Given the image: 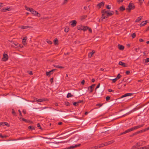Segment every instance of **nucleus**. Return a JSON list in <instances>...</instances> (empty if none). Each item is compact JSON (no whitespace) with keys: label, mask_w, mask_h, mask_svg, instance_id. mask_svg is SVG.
Returning a JSON list of instances; mask_svg holds the SVG:
<instances>
[{"label":"nucleus","mask_w":149,"mask_h":149,"mask_svg":"<svg viewBox=\"0 0 149 149\" xmlns=\"http://www.w3.org/2000/svg\"><path fill=\"white\" fill-rule=\"evenodd\" d=\"M93 55V54H92V53L91 52L88 54V56L89 57L91 58L92 56Z\"/></svg>","instance_id":"obj_39"},{"label":"nucleus","mask_w":149,"mask_h":149,"mask_svg":"<svg viewBox=\"0 0 149 149\" xmlns=\"http://www.w3.org/2000/svg\"><path fill=\"white\" fill-rule=\"evenodd\" d=\"M99 147V148H100L102 147L103 146H104V145L103 143H102V144H100L98 145Z\"/></svg>","instance_id":"obj_34"},{"label":"nucleus","mask_w":149,"mask_h":149,"mask_svg":"<svg viewBox=\"0 0 149 149\" xmlns=\"http://www.w3.org/2000/svg\"><path fill=\"white\" fill-rule=\"evenodd\" d=\"M39 102H42L43 101H45V99L42 98V99H38Z\"/></svg>","instance_id":"obj_30"},{"label":"nucleus","mask_w":149,"mask_h":149,"mask_svg":"<svg viewBox=\"0 0 149 149\" xmlns=\"http://www.w3.org/2000/svg\"><path fill=\"white\" fill-rule=\"evenodd\" d=\"M83 26L81 25H79L77 27V29L80 30H83Z\"/></svg>","instance_id":"obj_19"},{"label":"nucleus","mask_w":149,"mask_h":149,"mask_svg":"<svg viewBox=\"0 0 149 149\" xmlns=\"http://www.w3.org/2000/svg\"><path fill=\"white\" fill-rule=\"evenodd\" d=\"M3 57L2 58V60L3 61H6L8 59V56L7 54L4 53L3 54Z\"/></svg>","instance_id":"obj_6"},{"label":"nucleus","mask_w":149,"mask_h":149,"mask_svg":"<svg viewBox=\"0 0 149 149\" xmlns=\"http://www.w3.org/2000/svg\"><path fill=\"white\" fill-rule=\"evenodd\" d=\"M83 102V101L82 100H79L78 102H77V104L78 105L79 103H81Z\"/></svg>","instance_id":"obj_51"},{"label":"nucleus","mask_w":149,"mask_h":149,"mask_svg":"<svg viewBox=\"0 0 149 149\" xmlns=\"http://www.w3.org/2000/svg\"><path fill=\"white\" fill-rule=\"evenodd\" d=\"M110 97L109 96H107L106 97V100L107 101L109 100L110 99Z\"/></svg>","instance_id":"obj_48"},{"label":"nucleus","mask_w":149,"mask_h":149,"mask_svg":"<svg viewBox=\"0 0 149 149\" xmlns=\"http://www.w3.org/2000/svg\"><path fill=\"white\" fill-rule=\"evenodd\" d=\"M9 8H6L5 9H3V11L5 12L7 10H9Z\"/></svg>","instance_id":"obj_40"},{"label":"nucleus","mask_w":149,"mask_h":149,"mask_svg":"<svg viewBox=\"0 0 149 149\" xmlns=\"http://www.w3.org/2000/svg\"><path fill=\"white\" fill-rule=\"evenodd\" d=\"M26 40L25 39L22 40V43L24 45L26 44Z\"/></svg>","instance_id":"obj_45"},{"label":"nucleus","mask_w":149,"mask_h":149,"mask_svg":"<svg viewBox=\"0 0 149 149\" xmlns=\"http://www.w3.org/2000/svg\"><path fill=\"white\" fill-rule=\"evenodd\" d=\"M147 130L146 129V128H145V129H143V130H141L140 131H141V133H142V132H145V131H146Z\"/></svg>","instance_id":"obj_55"},{"label":"nucleus","mask_w":149,"mask_h":149,"mask_svg":"<svg viewBox=\"0 0 149 149\" xmlns=\"http://www.w3.org/2000/svg\"><path fill=\"white\" fill-rule=\"evenodd\" d=\"M117 80H118V79H116V78H115V79H112V81H113V83H114V82H115Z\"/></svg>","instance_id":"obj_58"},{"label":"nucleus","mask_w":149,"mask_h":149,"mask_svg":"<svg viewBox=\"0 0 149 149\" xmlns=\"http://www.w3.org/2000/svg\"><path fill=\"white\" fill-rule=\"evenodd\" d=\"M100 85V83H99L98 85H97L96 88H95V90L96 91V89L97 88H99Z\"/></svg>","instance_id":"obj_52"},{"label":"nucleus","mask_w":149,"mask_h":149,"mask_svg":"<svg viewBox=\"0 0 149 149\" xmlns=\"http://www.w3.org/2000/svg\"><path fill=\"white\" fill-rule=\"evenodd\" d=\"M72 103H73V105H74L75 106H77L78 105L77 104V102H72Z\"/></svg>","instance_id":"obj_44"},{"label":"nucleus","mask_w":149,"mask_h":149,"mask_svg":"<svg viewBox=\"0 0 149 149\" xmlns=\"http://www.w3.org/2000/svg\"><path fill=\"white\" fill-rule=\"evenodd\" d=\"M106 8L108 9H110L111 8L110 6L109 5H108L107 6Z\"/></svg>","instance_id":"obj_61"},{"label":"nucleus","mask_w":149,"mask_h":149,"mask_svg":"<svg viewBox=\"0 0 149 149\" xmlns=\"http://www.w3.org/2000/svg\"><path fill=\"white\" fill-rule=\"evenodd\" d=\"M30 12L34 15H37L38 17L40 16V15L37 11L34 10L32 8L30 10Z\"/></svg>","instance_id":"obj_3"},{"label":"nucleus","mask_w":149,"mask_h":149,"mask_svg":"<svg viewBox=\"0 0 149 149\" xmlns=\"http://www.w3.org/2000/svg\"><path fill=\"white\" fill-rule=\"evenodd\" d=\"M149 148V145L145 146L141 148V149H148Z\"/></svg>","instance_id":"obj_26"},{"label":"nucleus","mask_w":149,"mask_h":149,"mask_svg":"<svg viewBox=\"0 0 149 149\" xmlns=\"http://www.w3.org/2000/svg\"><path fill=\"white\" fill-rule=\"evenodd\" d=\"M68 0H64L63 3V4H66L67 2H68Z\"/></svg>","instance_id":"obj_50"},{"label":"nucleus","mask_w":149,"mask_h":149,"mask_svg":"<svg viewBox=\"0 0 149 149\" xmlns=\"http://www.w3.org/2000/svg\"><path fill=\"white\" fill-rule=\"evenodd\" d=\"M120 11H123L125 10V7L123 6H121L119 8Z\"/></svg>","instance_id":"obj_24"},{"label":"nucleus","mask_w":149,"mask_h":149,"mask_svg":"<svg viewBox=\"0 0 149 149\" xmlns=\"http://www.w3.org/2000/svg\"><path fill=\"white\" fill-rule=\"evenodd\" d=\"M28 129H30V130H32L34 129V127H33L31 126H29L28 127Z\"/></svg>","instance_id":"obj_36"},{"label":"nucleus","mask_w":149,"mask_h":149,"mask_svg":"<svg viewBox=\"0 0 149 149\" xmlns=\"http://www.w3.org/2000/svg\"><path fill=\"white\" fill-rule=\"evenodd\" d=\"M28 73L30 75H32L33 74V73L32 71H28Z\"/></svg>","instance_id":"obj_49"},{"label":"nucleus","mask_w":149,"mask_h":149,"mask_svg":"<svg viewBox=\"0 0 149 149\" xmlns=\"http://www.w3.org/2000/svg\"><path fill=\"white\" fill-rule=\"evenodd\" d=\"M69 31V28H65L64 29V31L66 32H68Z\"/></svg>","instance_id":"obj_37"},{"label":"nucleus","mask_w":149,"mask_h":149,"mask_svg":"<svg viewBox=\"0 0 149 149\" xmlns=\"http://www.w3.org/2000/svg\"><path fill=\"white\" fill-rule=\"evenodd\" d=\"M88 90L89 91L90 93H92L93 91V88H92V86H90L88 87Z\"/></svg>","instance_id":"obj_21"},{"label":"nucleus","mask_w":149,"mask_h":149,"mask_svg":"<svg viewBox=\"0 0 149 149\" xmlns=\"http://www.w3.org/2000/svg\"><path fill=\"white\" fill-rule=\"evenodd\" d=\"M113 14L114 12L113 11H111L109 12V11H107V14H108V17L112 15Z\"/></svg>","instance_id":"obj_14"},{"label":"nucleus","mask_w":149,"mask_h":149,"mask_svg":"<svg viewBox=\"0 0 149 149\" xmlns=\"http://www.w3.org/2000/svg\"><path fill=\"white\" fill-rule=\"evenodd\" d=\"M54 42L55 45H56L58 44V40L57 38H55L54 40Z\"/></svg>","instance_id":"obj_22"},{"label":"nucleus","mask_w":149,"mask_h":149,"mask_svg":"<svg viewBox=\"0 0 149 149\" xmlns=\"http://www.w3.org/2000/svg\"><path fill=\"white\" fill-rule=\"evenodd\" d=\"M121 77V76L120 74H118L116 77V79H120V77Z\"/></svg>","instance_id":"obj_35"},{"label":"nucleus","mask_w":149,"mask_h":149,"mask_svg":"<svg viewBox=\"0 0 149 149\" xmlns=\"http://www.w3.org/2000/svg\"><path fill=\"white\" fill-rule=\"evenodd\" d=\"M56 68H64V67H62L61 66H60L58 65H55L54 66Z\"/></svg>","instance_id":"obj_28"},{"label":"nucleus","mask_w":149,"mask_h":149,"mask_svg":"<svg viewBox=\"0 0 149 149\" xmlns=\"http://www.w3.org/2000/svg\"><path fill=\"white\" fill-rule=\"evenodd\" d=\"M123 1V0H117V1L118 3L122 2Z\"/></svg>","instance_id":"obj_59"},{"label":"nucleus","mask_w":149,"mask_h":149,"mask_svg":"<svg viewBox=\"0 0 149 149\" xmlns=\"http://www.w3.org/2000/svg\"><path fill=\"white\" fill-rule=\"evenodd\" d=\"M98 148H99V146L98 145L97 146H96L91 147V149H97Z\"/></svg>","instance_id":"obj_29"},{"label":"nucleus","mask_w":149,"mask_h":149,"mask_svg":"<svg viewBox=\"0 0 149 149\" xmlns=\"http://www.w3.org/2000/svg\"><path fill=\"white\" fill-rule=\"evenodd\" d=\"M108 91L109 92H113V90H112L111 89H109L108 90Z\"/></svg>","instance_id":"obj_64"},{"label":"nucleus","mask_w":149,"mask_h":149,"mask_svg":"<svg viewBox=\"0 0 149 149\" xmlns=\"http://www.w3.org/2000/svg\"><path fill=\"white\" fill-rule=\"evenodd\" d=\"M12 113L13 115L14 116H16V112L14 111V110L13 109L12 110Z\"/></svg>","instance_id":"obj_33"},{"label":"nucleus","mask_w":149,"mask_h":149,"mask_svg":"<svg viewBox=\"0 0 149 149\" xmlns=\"http://www.w3.org/2000/svg\"><path fill=\"white\" fill-rule=\"evenodd\" d=\"M102 17L101 18V20H103V19L107 18L108 17L107 14V11L105 10H103L102 11Z\"/></svg>","instance_id":"obj_2"},{"label":"nucleus","mask_w":149,"mask_h":149,"mask_svg":"<svg viewBox=\"0 0 149 149\" xmlns=\"http://www.w3.org/2000/svg\"><path fill=\"white\" fill-rule=\"evenodd\" d=\"M80 144L75 145L74 146H72L70 147H68V148H65L63 149H73L79 146H80Z\"/></svg>","instance_id":"obj_5"},{"label":"nucleus","mask_w":149,"mask_h":149,"mask_svg":"<svg viewBox=\"0 0 149 149\" xmlns=\"http://www.w3.org/2000/svg\"><path fill=\"white\" fill-rule=\"evenodd\" d=\"M19 28H20L22 29H26L28 28H32V27L30 26H19Z\"/></svg>","instance_id":"obj_8"},{"label":"nucleus","mask_w":149,"mask_h":149,"mask_svg":"<svg viewBox=\"0 0 149 149\" xmlns=\"http://www.w3.org/2000/svg\"><path fill=\"white\" fill-rule=\"evenodd\" d=\"M134 147V148L133 149H141V148H136V146H132V147Z\"/></svg>","instance_id":"obj_53"},{"label":"nucleus","mask_w":149,"mask_h":149,"mask_svg":"<svg viewBox=\"0 0 149 149\" xmlns=\"http://www.w3.org/2000/svg\"><path fill=\"white\" fill-rule=\"evenodd\" d=\"M141 131H140H140H138V132H135V133H134L133 134V135H136V134H139V133H141Z\"/></svg>","instance_id":"obj_32"},{"label":"nucleus","mask_w":149,"mask_h":149,"mask_svg":"<svg viewBox=\"0 0 149 149\" xmlns=\"http://www.w3.org/2000/svg\"><path fill=\"white\" fill-rule=\"evenodd\" d=\"M65 104L67 106H69L70 104L68 102H65Z\"/></svg>","instance_id":"obj_46"},{"label":"nucleus","mask_w":149,"mask_h":149,"mask_svg":"<svg viewBox=\"0 0 149 149\" xmlns=\"http://www.w3.org/2000/svg\"><path fill=\"white\" fill-rule=\"evenodd\" d=\"M0 125H6L8 127L9 126V125L7 123L5 122L1 123Z\"/></svg>","instance_id":"obj_17"},{"label":"nucleus","mask_w":149,"mask_h":149,"mask_svg":"<svg viewBox=\"0 0 149 149\" xmlns=\"http://www.w3.org/2000/svg\"><path fill=\"white\" fill-rule=\"evenodd\" d=\"M140 48H135L134 49V50L135 51H136V52H138L139 51V50L140 49Z\"/></svg>","instance_id":"obj_56"},{"label":"nucleus","mask_w":149,"mask_h":149,"mask_svg":"<svg viewBox=\"0 0 149 149\" xmlns=\"http://www.w3.org/2000/svg\"><path fill=\"white\" fill-rule=\"evenodd\" d=\"M104 3L103 2H102L97 4V6H98L99 8H100L101 7L104 6Z\"/></svg>","instance_id":"obj_12"},{"label":"nucleus","mask_w":149,"mask_h":149,"mask_svg":"<svg viewBox=\"0 0 149 149\" xmlns=\"http://www.w3.org/2000/svg\"><path fill=\"white\" fill-rule=\"evenodd\" d=\"M55 70V69H53L49 72H46V74L47 76H49L50 74H52V72Z\"/></svg>","instance_id":"obj_9"},{"label":"nucleus","mask_w":149,"mask_h":149,"mask_svg":"<svg viewBox=\"0 0 149 149\" xmlns=\"http://www.w3.org/2000/svg\"><path fill=\"white\" fill-rule=\"evenodd\" d=\"M24 7H25L26 10H27L28 11H30V10H31L32 8H29L26 6H24Z\"/></svg>","instance_id":"obj_23"},{"label":"nucleus","mask_w":149,"mask_h":149,"mask_svg":"<svg viewBox=\"0 0 149 149\" xmlns=\"http://www.w3.org/2000/svg\"><path fill=\"white\" fill-rule=\"evenodd\" d=\"M0 136L2 138H6L8 136H7L5 135L4 136H3L1 134H0Z\"/></svg>","instance_id":"obj_38"},{"label":"nucleus","mask_w":149,"mask_h":149,"mask_svg":"<svg viewBox=\"0 0 149 149\" xmlns=\"http://www.w3.org/2000/svg\"><path fill=\"white\" fill-rule=\"evenodd\" d=\"M88 29V27L87 26H83V30L84 31H86L87 29Z\"/></svg>","instance_id":"obj_27"},{"label":"nucleus","mask_w":149,"mask_h":149,"mask_svg":"<svg viewBox=\"0 0 149 149\" xmlns=\"http://www.w3.org/2000/svg\"><path fill=\"white\" fill-rule=\"evenodd\" d=\"M20 118L23 121H25V122H26V121H27V120H26L25 119H24V118Z\"/></svg>","instance_id":"obj_57"},{"label":"nucleus","mask_w":149,"mask_h":149,"mask_svg":"<svg viewBox=\"0 0 149 149\" xmlns=\"http://www.w3.org/2000/svg\"><path fill=\"white\" fill-rule=\"evenodd\" d=\"M135 7L132 3H130L128 5V7L126 8V10L130 11L131 10L134 9Z\"/></svg>","instance_id":"obj_4"},{"label":"nucleus","mask_w":149,"mask_h":149,"mask_svg":"<svg viewBox=\"0 0 149 149\" xmlns=\"http://www.w3.org/2000/svg\"><path fill=\"white\" fill-rule=\"evenodd\" d=\"M113 141H111L107 142L108 145L112 143H113Z\"/></svg>","instance_id":"obj_41"},{"label":"nucleus","mask_w":149,"mask_h":149,"mask_svg":"<svg viewBox=\"0 0 149 149\" xmlns=\"http://www.w3.org/2000/svg\"><path fill=\"white\" fill-rule=\"evenodd\" d=\"M73 95H72L70 93H68L67 96V98L71 97H72Z\"/></svg>","instance_id":"obj_25"},{"label":"nucleus","mask_w":149,"mask_h":149,"mask_svg":"<svg viewBox=\"0 0 149 149\" xmlns=\"http://www.w3.org/2000/svg\"><path fill=\"white\" fill-rule=\"evenodd\" d=\"M37 127H39L40 129H41V127H40V124L39 123L37 124Z\"/></svg>","instance_id":"obj_54"},{"label":"nucleus","mask_w":149,"mask_h":149,"mask_svg":"<svg viewBox=\"0 0 149 149\" xmlns=\"http://www.w3.org/2000/svg\"><path fill=\"white\" fill-rule=\"evenodd\" d=\"M14 45L18 47L20 45V44H19L18 43L16 42L15 43H13Z\"/></svg>","instance_id":"obj_43"},{"label":"nucleus","mask_w":149,"mask_h":149,"mask_svg":"<svg viewBox=\"0 0 149 149\" xmlns=\"http://www.w3.org/2000/svg\"><path fill=\"white\" fill-rule=\"evenodd\" d=\"M147 21H143L140 24V26H143L145 25L146 24Z\"/></svg>","instance_id":"obj_15"},{"label":"nucleus","mask_w":149,"mask_h":149,"mask_svg":"<svg viewBox=\"0 0 149 149\" xmlns=\"http://www.w3.org/2000/svg\"><path fill=\"white\" fill-rule=\"evenodd\" d=\"M102 105V104H96V106H99V107H101Z\"/></svg>","instance_id":"obj_63"},{"label":"nucleus","mask_w":149,"mask_h":149,"mask_svg":"<svg viewBox=\"0 0 149 149\" xmlns=\"http://www.w3.org/2000/svg\"><path fill=\"white\" fill-rule=\"evenodd\" d=\"M143 145L142 143H140V142L137 143L134 146H136V147L137 148L139 146H141Z\"/></svg>","instance_id":"obj_18"},{"label":"nucleus","mask_w":149,"mask_h":149,"mask_svg":"<svg viewBox=\"0 0 149 149\" xmlns=\"http://www.w3.org/2000/svg\"><path fill=\"white\" fill-rule=\"evenodd\" d=\"M70 23L71 24V26L73 27L75 26L77 24V21L75 20H73L71 21L70 22Z\"/></svg>","instance_id":"obj_7"},{"label":"nucleus","mask_w":149,"mask_h":149,"mask_svg":"<svg viewBox=\"0 0 149 149\" xmlns=\"http://www.w3.org/2000/svg\"><path fill=\"white\" fill-rule=\"evenodd\" d=\"M104 143V146H107L108 145L107 142H105V143Z\"/></svg>","instance_id":"obj_60"},{"label":"nucleus","mask_w":149,"mask_h":149,"mask_svg":"<svg viewBox=\"0 0 149 149\" xmlns=\"http://www.w3.org/2000/svg\"><path fill=\"white\" fill-rule=\"evenodd\" d=\"M132 95V94L131 93H126V94H125L124 95H123L122 96H121L120 98H122L125 97H127V96H130L131 95Z\"/></svg>","instance_id":"obj_10"},{"label":"nucleus","mask_w":149,"mask_h":149,"mask_svg":"<svg viewBox=\"0 0 149 149\" xmlns=\"http://www.w3.org/2000/svg\"><path fill=\"white\" fill-rule=\"evenodd\" d=\"M118 64L119 65H121L124 67H127V66L125 63H123L121 61L119 62Z\"/></svg>","instance_id":"obj_11"},{"label":"nucleus","mask_w":149,"mask_h":149,"mask_svg":"<svg viewBox=\"0 0 149 149\" xmlns=\"http://www.w3.org/2000/svg\"><path fill=\"white\" fill-rule=\"evenodd\" d=\"M144 1V0H139V2L141 4Z\"/></svg>","instance_id":"obj_62"},{"label":"nucleus","mask_w":149,"mask_h":149,"mask_svg":"<svg viewBox=\"0 0 149 149\" xmlns=\"http://www.w3.org/2000/svg\"><path fill=\"white\" fill-rule=\"evenodd\" d=\"M118 47L119 49L121 50H123L124 48V46L122 45H121L120 44L118 45Z\"/></svg>","instance_id":"obj_13"},{"label":"nucleus","mask_w":149,"mask_h":149,"mask_svg":"<svg viewBox=\"0 0 149 149\" xmlns=\"http://www.w3.org/2000/svg\"><path fill=\"white\" fill-rule=\"evenodd\" d=\"M46 42L47 43H48L49 44H52V42L50 40H46Z\"/></svg>","instance_id":"obj_31"},{"label":"nucleus","mask_w":149,"mask_h":149,"mask_svg":"<svg viewBox=\"0 0 149 149\" xmlns=\"http://www.w3.org/2000/svg\"><path fill=\"white\" fill-rule=\"evenodd\" d=\"M142 16H140L138 17L135 21L136 22H139L142 19Z\"/></svg>","instance_id":"obj_20"},{"label":"nucleus","mask_w":149,"mask_h":149,"mask_svg":"<svg viewBox=\"0 0 149 149\" xmlns=\"http://www.w3.org/2000/svg\"><path fill=\"white\" fill-rule=\"evenodd\" d=\"M132 36L133 38H134L136 36V34L135 33H134L132 35Z\"/></svg>","instance_id":"obj_42"},{"label":"nucleus","mask_w":149,"mask_h":149,"mask_svg":"<svg viewBox=\"0 0 149 149\" xmlns=\"http://www.w3.org/2000/svg\"><path fill=\"white\" fill-rule=\"evenodd\" d=\"M149 62V58H147L145 60L146 63Z\"/></svg>","instance_id":"obj_47"},{"label":"nucleus","mask_w":149,"mask_h":149,"mask_svg":"<svg viewBox=\"0 0 149 149\" xmlns=\"http://www.w3.org/2000/svg\"><path fill=\"white\" fill-rule=\"evenodd\" d=\"M87 17L86 15H83L80 17V19L81 20H83L86 18Z\"/></svg>","instance_id":"obj_16"},{"label":"nucleus","mask_w":149,"mask_h":149,"mask_svg":"<svg viewBox=\"0 0 149 149\" xmlns=\"http://www.w3.org/2000/svg\"><path fill=\"white\" fill-rule=\"evenodd\" d=\"M144 125V124H142V125H139L134 126L133 127H132L131 128H130L129 129H128L125 132L121 133L120 134V135H121L122 134H125L127 133H128V132H130L132 131H133L134 130L139 129V128L143 127Z\"/></svg>","instance_id":"obj_1"}]
</instances>
